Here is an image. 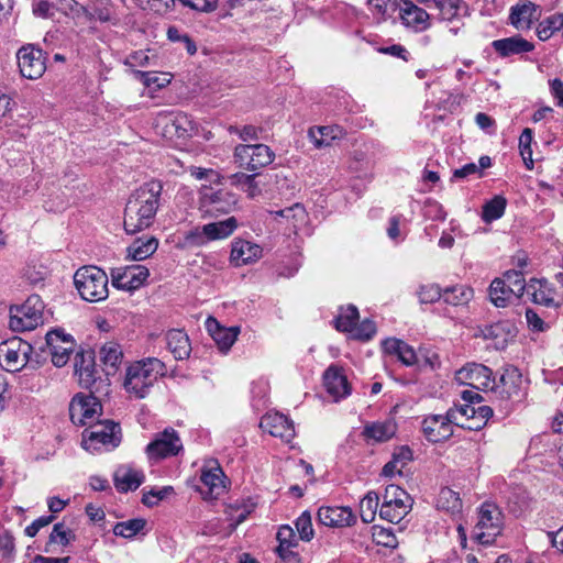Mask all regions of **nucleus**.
Masks as SVG:
<instances>
[{
    "instance_id": "obj_1",
    "label": "nucleus",
    "mask_w": 563,
    "mask_h": 563,
    "mask_svg": "<svg viewBox=\"0 0 563 563\" xmlns=\"http://www.w3.org/2000/svg\"><path fill=\"white\" fill-rule=\"evenodd\" d=\"M163 186L151 180L137 188L129 198L124 209V230L135 234L150 228L156 217Z\"/></svg>"
},
{
    "instance_id": "obj_2",
    "label": "nucleus",
    "mask_w": 563,
    "mask_h": 563,
    "mask_svg": "<svg viewBox=\"0 0 563 563\" xmlns=\"http://www.w3.org/2000/svg\"><path fill=\"white\" fill-rule=\"evenodd\" d=\"M164 374V363L156 357H148L128 367L123 386L130 396L142 399L148 395L151 387Z\"/></svg>"
},
{
    "instance_id": "obj_3",
    "label": "nucleus",
    "mask_w": 563,
    "mask_h": 563,
    "mask_svg": "<svg viewBox=\"0 0 563 563\" xmlns=\"http://www.w3.org/2000/svg\"><path fill=\"white\" fill-rule=\"evenodd\" d=\"M122 440L120 424L112 420L96 421L82 431L81 446L90 453L110 451Z\"/></svg>"
},
{
    "instance_id": "obj_4",
    "label": "nucleus",
    "mask_w": 563,
    "mask_h": 563,
    "mask_svg": "<svg viewBox=\"0 0 563 563\" xmlns=\"http://www.w3.org/2000/svg\"><path fill=\"white\" fill-rule=\"evenodd\" d=\"M74 284L80 297L86 301L99 302L108 298V275L95 265L78 268L74 275Z\"/></svg>"
},
{
    "instance_id": "obj_5",
    "label": "nucleus",
    "mask_w": 563,
    "mask_h": 563,
    "mask_svg": "<svg viewBox=\"0 0 563 563\" xmlns=\"http://www.w3.org/2000/svg\"><path fill=\"white\" fill-rule=\"evenodd\" d=\"M504 528L501 510L492 503H484L478 511V521L474 527L473 538L481 544H493Z\"/></svg>"
},
{
    "instance_id": "obj_6",
    "label": "nucleus",
    "mask_w": 563,
    "mask_h": 563,
    "mask_svg": "<svg viewBox=\"0 0 563 563\" xmlns=\"http://www.w3.org/2000/svg\"><path fill=\"white\" fill-rule=\"evenodd\" d=\"M412 498L398 485H387L379 507V517L388 522H400L411 510Z\"/></svg>"
},
{
    "instance_id": "obj_7",
    "label": "nucleus",
    "mask_w": 563,
    "mask_h": 563,
    "mask_svg": "<svg viewBox=\"0 0 563 563\" xmlns=\"http://www.w3.org/2000/svg\"><path fill=\"white\" fill-rule=\"evenodd\" d=\"M236 202L235 195L225 189H216L211 186H202L200 189L199 210L205 218L228 214Z\"/></svg>"
},
{
    "instance_id": "obj_8",
    "label": "nucleus",
    "mask_w": 563,
    "mask_h": 563,
    "mask_svg": "<svg viewBox=\"0 0 563 563\" xmlns=\"http://www.w3.org/2000/svg\"><path fill=\"white\" fill-rule=\"evenodd\" d=\"M43 310L40 296L32 295L23 305L10 309L9 325L13 331H31L43 322Z\"/></svg>"
},
{
    "instance_id": "obj_9",
    "label": "nucleus",
    "mask_w": 563,
    "mask_h": 563,
    "mask_svg": "<svg viewBox=\"0 0 563 563\" xmlns=\"http://www.w3.org/2000/svg\"><path fill=\"white\" fill-rule=\"evenodd\" d=\"M75 373L82 388L89 389L92 394L109 395L110 380L106 376H98L91 353H77L75 356Z\"/></svg>"
},
{
    "instance_id": "obj_10",
    "label": "nucleus",
    "mask_w": 563,
    "mask_h": 563,
    "mask_svg": "<svg viewBox=\"0 0 563 563\" xmlns=\"http://www.w3.org/2000/svg\"><path fill=\"white\" fill-rule=\"evenodd\" d=\"M238 228L234 217L197 227L186 233L185 240L191 246H202L208 242L229 238Z\"/></svg>"
},
{
    "instance_id": "obj_11",
    "label": "nucleus",
    "mask_w": 563,
    "mask_h": 563,
    "mask_svg": "<svg viewBox=\"0 0 563 563\" xmlns=\"http://www.w3.org/2000/svg\"><path fill=\"white\" fill-rule=\"evenodd\" d=\"M100 394L88 395L79 393L75 395L69 404V417L74 424L86 426L91 424L101 415L102 406L100 402Z\"/></svg>"
},
{
    "instance_id": "obj_12",
    "label": "nucleus",
    "mask_w": 563,
    "mask_h": 563,
    "mask_svg": "<svg viewBox=\"0 0 563 563\" xmlns=\"http://www.w3.org/2000/svg\"><path fill=\"white\" fill-rule=\"evenodd\" d=\"M233 157L239 167L256 172L269 165L275 158V153L269 146L261 143L239 144L234 148Z\"/></svg>"
},
{
    "instance_id": "obj_13",
    "label": "nucleus",
    "mask_w": 563,
    "mask_h": 563,
    "mask_svg": "<svg viewBox=\"0 0 563 563\" xmlns=\"http://www.w3.org/2000/svg\"><path fill=\"white\" fill-rule=\"evenodd\" d=\"M32 352L30 343L12 338L0 344V364L8 372H19L26 366Z\"/></svg>"
},
{
    "instance_id": "obj_14",
    "label": "nucleus",
    "mask_w": 563,
    "mask_h": 563,
    "mask_svg": "<svg viewBox=\"0 0 563 563\" xmlns=\"http://www.w3.org/2000/svg\"><path fill=\"white\" fill-rule=\"evenodd\" d=\"M453 424L460 426L456 410H448L445 415H430L421 421L424 438L432 443L450 439L453 434Z\"/></svg>"
},
{
    "instance_id": "obj_15",
    "label": "nucleus",
    "mask_w": 563,
    "mask_h": 563,
    "mask_svg": "<svg viewBox=\"0 0 563 563\" xmlns=\"http://www.w3.org/2000/svg\"><path fill=\"white\" fill-rule=\"evenodd\" d=\"M183 450V442L179 434L173 428H166L155 434L154 439L146 445L145 453L152 461H158L176 456Z\"/></svg>"
},
{
    "instance_id": "obj_16",
    "label": "nucleus",
    "mask_w": 563,
    "mask_h": 563,
    "mask_svg": "<svg viewBox=\"0 0 563 563\" xmlns=\"http://www.w3.org/2000/svg\"><path fill=\"white\" fill-rule=\"evenodd\" d=\"M16 60L22 77L35 80L46 70L45 53L33 44H27L16 52Z\"/></svg>"
},
{
    "instance_id": "obj_17",
    "label": "nucleus",
    "mask_w": 563,
    "mask_h": 563,
    "mask_svg": "<svg viewBox=\"0 0 563 563\" xmlns=\"http://www.w3.org/2000/svg\"><path fill=\"white\" fill-rule=\"evenodd\" d=\"M148 276L150 272L143 265L119 267L111 271L112 286L125 291L139 289L144 285Z\"/></svg>"
},
{
    "instance_id": "obj_18",
    "label": "nucleus",
    "mask_w": 563,
    "mask_h": 563,
    "mask_svg": "<svg viewBox=\"0 0 563 563\" xmlns=\"http://www.w3.org/2000/svg\"><path fill=\"white\" fill-rule=\"evenodd\" d=\"M45 339L52 363L57 367L66 365L75 346L73 338L60 330H52L47 332Z\"/></svg>"
},
{
    "instance_id": "obj_19",
    "label": "nucleus",
    "mask_w": 563,
    "mask_h": 563,
    "mask_svg": "<svg viewBox=\"0 0 563 563\" xmlns=\"http://www.w3.org/2000/svg\"><path fill=\"white\" fill-rule=\"evenodd\" d=\"M317 515L319 522L330 528L351 527L356 522V516L350 507L322 506Z\"/></svg>"
},
{
    "instance_id": "obj_20",
    "label": "nucleus",
    "mask_w": 563,
    "mask_h": 563,
    "mask_svg": "<svg viewBox=\"0 0 563 563\" xmlns=\"http://www.w3.org/2000/svg\"><path fill=\"white\" fill-rule=\"evenodd\" d=\"M261 428L275 438L290 442L295 437L294 422L280 412H268L261 419Z\"/></svg>"
},
{
    "instance_id": "obj_21",
    "label": "nucleus",
    "mask_w": 563,
    "mask_h": 563,
    "mask_svg": "<svg viewBox=\"0 0 563 563\" xmlns=\"http://www.w3.org/2000/svg\"><path fill=\"white\" fill-rule=\"evenodd\" d=\"M399 16L402 24L415 32H423L431 25L429 13L409 0H402Z\"/></svg>"
},
{
    "instance_id": "obj_22",
    "label": "nucleus",
    "mask_w": 563,
    "mask_h": 563,
    "mask_svg": "<svg viewBox=\"0 0 563 563\" xmlns=\"http://www.w3.org/2000/svg\"><path fill=\"white\" fill-rule=\"evenodd\" d=\"M522 375L515 366H508L500 375L499 382L493 389L501 399H519L521 393Z\"/></svg>"
},
{
    "instance_id": "obj_23",
    "label": "nucleus",
    "mask_w": 563,
    "mask_h": 563,
    "mask_svg": "<svg viewBox=\"0 0 563 563\" xmlns=\"http://www.w3.org/2000/svg\"><path fill=\"white\" fill-rule=\"evenodd\" d=\"M460 378L468 379V384L477 389L493 390L496 387V380L493 371L483 364H468L459 372Z\"/></svg>"
},
{
    "instance_id": "obj_24",
    "label": "nucleus",
    "mask_w": 563,
    "mask_h": 563,
    "mask_svg": "<svg viewBox=\"0 0 563 563\" xmlns=\"http://www.w3.org/2000/svg\"><path fill=\"white\" fill-rule=\"evenodd\" d=\"M278 540V547L276 552L284 563H300V559L294 549L298 545L294 529L288 526H282L276 536Z\"/></svg>"
},
{
    "instance_id": "obj_25",
    "label": "nucleus",
    "mask_w": 563,
    "mask_h": 563,
    "mask_svg": "<svg viewBox=\"0 0 563 563\" xmlns=\"http://www.w3.org/2000/svg\"><path fill=\"white\" fill-rule=\"evenodd\" d=\"M323 385L325 390L335 401L345 398L351 394V387L342 371L334 365L328 367L323 374Z\"/></svg>"
},
{
    "instance_id": "obj_26",
    "label": "nucleus",
    "mask_w": 563,
    "mask_h": 563,
    "mask_svg": "<svg viewBox=\"0 0 563 563\" xmlns=\"http://www.w3.org/2000/svg\"><path fill=\"white\" fill-rule=\"evenodd\" d=\"M492 47L503 58L530 53L534 49L533 43L520 35L495 40L492 42Z\"/></svg>"
},
{
    "instance_id": "obj_27",
    "label": "nucleus",
    "mask_w": 563,
    "mask_h": 563,
    "mask_svg": "<svg viewBox=\"0 0 563 563\" xmlns=\"http://www.w3.org/2000/svg\"><path fill=\"white\" fill-rule=\"evenodd\" d=\"M262 247L251 241L238 239L232 243L230 260L235 266L251 264L262 257Z\"/></svg>"
},
{
    "instance_id": "obj_28",
    "label": "nucleus",
    "mask_w": 563,
    "mask_h": 563,
    "mask_svg": "<svg viewBox=\"0 0 563 563\" xmlns=\"http://www.w3.org/2000/svg\"><path fill=\"white\" fill-rule=\"evenodd\" d=\"M143 471L132 466H121L114 474V486L121 493L137 489L144 482Z\"/></svg>"
},
{
    "instance_id": "obj_29",
    "label": "nucleus",
    "mask_w": 563,
    "mask_h": 563,
    "mask_svg": "<svg viewBox=\"0 0 563 563\" xmlns=\"http://www.w3.org/2000/svg\"><path fill=\"white\" fill-rule=\"evenodd\" d=\"M527 296L531 301L544 307L555 306V291L551 285L543 279L532 278L527 284Z\"/></svg>"
},
{
    "instance_id": "obj_30",
    "label": "nucleus",
    "mask_w": 563,
    "mask_h": 563,
    "mask_svg": "<svg viewBox=\"0 0 563 563\" xmlns=\"http://www.w3.org/2000/svg\"><path fill=\"white\" fill-rule=\"evenodd\" d=\"M208 331L221 352H228L236 341L240 329L238 327L223 328L216 319H208Z\"/></svg>"
},
{
    "instance_id": "obj_31",
    "label": "nucleus",
    "mask_w": 563,
    "mask_h": 563,
    "mask_svg": "<svg viewBox=\"0 0 563 563\" xmlns=\"http://www.w3.org/2000/svg\"><path fill=\"white\" fill-rule=\"evenodd\" d=\"M99 355L103 365V372L109 378L110 375H114L117 373L122 362V349L117 342H107L101 346Z\"/></svg>"
},
{
    "instance_id": "obj_32",
    "label": "nucleus",
    "mask_w": 563,
    "mask_h": 563,
    "mask_svg": "<svg viewBox=\"0 0 563 563\" xmlns=\"http://www.w3.org/2000/svg\"><path fill=\"white\" fill-rule=\"evenodd\" d=\"M536 11L537 5L534 3L521 0L510 9L509 20L511 25L517 30H529Z\"/></svg>"
},
{
    "instance_id": "obj_33",
    "label": "nucleus",
    "mask_w": 563,
    "mask_h": 563,
    "mask_svg": "<svg viewBox=\"0 0 563 563\" xmlns=\"http://www.w3.org/2000/svg\"><path fill=\"white\" fill-rule=\"evenodd\" d=\"M345 131L340 125H324L309 129V137L316 147L330 146L334 140H341Z\"/></svg>"
},
{
    "instance_id": "obj_34",
    "label": "nucleus",
    "mask_w": 563,
    "mask_h": 563,
    "mask_svg": "<svg viewBox=\"0 0 563 563\" xmlns=\"http://www.w3.org/2000/svg\"><path fill=\"white\" fill-rule=\"evenodd\" d=\"M167 347L176 360H185L189 356L191 346L188 335L178 329L169 330L166 335Z\"/></svg>"
},
{
    "instance_id": "obj_35",
    "label": "nucleus",
    "mask_w": 563,
    "mask_h": 563,
    "mask_svg": "<svg viewBox=\"0 0 563 563\" xmlns=\"http://www.w3.org/2000/svg\"><path fill=\"white\" fill-rule=\"evenodd\" d=\"M384 351L389 355H395L406 366L413 365L417 362L415 350L406 342L390 338L383 342Z\"/></svg>"
},
{
    "instance_id": "obj_36",
    "label": "nucleus",
    "mask_w": 563,
    "mask_h": 563,
    "mask_svg": "<svg viewBox=\"0 0 563 563\" xmlns=\"http://www.w3.org/2000/svg\"><path fill=\"white\" fill-rule=\"evenodd\" d=\"M194 130V122L186 113L174 114L165 125V134L169 137L186 139Z\"/></svg>"
},
{
    "instance_id": "obj_37",
    "label": "nucleus",
    "mask_w": 563,
    "mask_h": 563,
    "mask_svg": "<svg viewBox=\"0 0 563 563\" xmlns=\"http://www.w3.org/2000/svg\"><path fill=\"white\" fill-rule=\"evenodd\" d=\"M474 297L473 288L466 285H454L443 289L442 299L444 303L453 307L466 306Z\"/></svg>"
},
{
    "instance_id": "obj_38",
    "label": "nucleus",
    "mask_w": 563,
    "mask_h": 563,
    "mask_svg": "<svg viewBox=\"0 0 563 563\" xmlns=\"http://www.w3.org/2000/svg\"><path fill=\"white\" fill-rule=\"evenodd\" d=\"M489 299L492 303L498 308L507 307L512 299L520 298L514 292V289L510 288L504 282H500L499 278H495L488 289Z\"/></svg>"
},
{
    "instance_id": "obj_39",
    "label": "nucleus",
    "mask_w": 563,
    "mask_h": 563,
    "mask_svg": "<svg viewBox=\"0 0 563 563\" xmlns=\"http://www.w3.org/2000/svg\"><path fill=\"white\" fill-rule=\"evenodd\" d=\"M157 247L158 241L155 238L151 236L146 240L139 238L128 247V257L133 261L146 260L156 252Z\"/></svg>"
},
{
    "instance_id": "obj_40",
    "label": "nucleus",
    "mask_w": 563,
    "mask_h": 563,
    "mask_svg": "<svg viewBox=\"0 0 563 563\" xmlns=\"http://www.w3.org/2000/svg\"><path fill=\"white\" fill-rule=\"evenodd\" d=\"M396 423L391 420L378 421L367 424L364 428V435L377 442H385L396 433Z\"/></svg>"
},
{
    "instance_id": "obj_41",
    "label": "nucleus",
    "mask_w": 563,
    "mask_h": 563,
    "mask_svg": "<svg viewBox=\"0 0 563 563\" xmlns=\"http://www.w3.org/2000/svg\"><path fill=\"white\" fill-rule=\"evenodd\" d=\"M427 9H435L441 20L451 21L459 13L460 0H417Z\"/></svg>"
},
{
    "instance_id": "obj_42",
    "label": "nucleus",
    "mask_w": 563,
    "mask_h": 563,
    "mask_svg": "<svg viewBox=\"0 0 563 563\" xmlns=\"http://www.w3.org/2000/svg\"><path fill=\"white\" fill-rule=\"evenodd\" d=\"M224 474L222 468L214 463L209 467H203L201 471L200 479L205 486H207L211 494H219V490L224 488L223 485Z\"/></svg>"
},
{
    "instance_id": "obj_43",
    "label": "nucleus",
    "mask_w": 563,
    "mask_h": 563,
    "mask_svg": "<svg viewBox=\"0 0 563 563\" xmlns=\"http://www.w3.org/2000/svg\"><path fill=\"white\" fill-rule=\"evenodd\" d=\"M256 176V173L252 175H247L244 173H235L230 176V181L233 186L244 191L249 198L253 199L261 195L260 186L255 180Z\"/></svg>"
},
{
    "instance_id": "obj_44",
    "label": "nucleus",
    "mask_w": 563,
    "mask_h": 563,
    "mask_svg": "<svg viewBox=\"0 0 563 563\" xmlns=\"http://www.w3.org/2000/svg\"><path fill=\"white\" fill-rule=\"evenodd\" d=\"M360 314L355 306L350 305L346 308H341L338 317L333 320L334 327L341 332H352Z\"/></svg>"
},
{
    "instance_id": "obj_45",
    "label": "nucleus",
    "mask_w": 563,
    "mask_h": 563,
    "mask_svg": "<svg viewBox=\"0 0 563 563\" xmlns=\"http://www.w3.org/2000/svg\"><path fill=\"white\" fill-rule=\"evenodd\" d=\"M507 200L503 196H495L483 206L482 219L486 223H492L500 219L506 210Z\"/></svg>"
},
{
    "instance_id": "obj_46",
    "label": "nucleus",
    "mask_w": 563,
    "mask_h": 563,
    "mask_svg": "<svg viewBox=\"0 0 563 563\" xmlns=\"http://www.w3.org/2000/svg\"><path fill=\"white\" fill-rule=\"evenodd\" d=\"M145 525L146 520L143 518H133L126 521H120L114 525L113 533L117 537L132 539L144 529Z\"/></svg>"
},
{
    "instance_id": "obj_47",
    "label": "nucleus",
    "mask_w": 563,
    "mask_h": 563,
    "mask_svg": "<svg viewBox=\"0 0 563 563\" xmlns=\"http://www.w3.org/2000/svg\"><path fill=\"white\" fill-rule=\"evenodd\" d=\"M563 27V13H555L539 23L537 35L541 41L549 40L555 32Z\"/></svg>"
},
{
    "instance_id": "obj_48",
    "label": "nucleus",
    "mask_w": 563,
    "mask_h": 563,
    "mask_svg": "<svg viewBox=\"0 0 563 563\" xmlns=\"http://www.w3.org/2000/svg\"><path fill=\"white\" fill-rule=\"evenodd\" d=\"M379 506V496L376 492H368L360 503V516L363 522L371 523L375 519Z\"/></svg>"
},
{
    "instance_id": "obj_49",
    "label": "nucleus",
    "mask_w": 563,
    "mask_h": 563,
    "mask_svg": "<svg viewBox=\"0 0 563 563\" xmlns=\"http://www.w3.org/2000/svg\"><path fill=\"white\" fill-rule=\"evenodd\" d=\"M437 507L449 512H457L462 508V500L457 493L449 487H444L439 493Z\"/></svg>"
},
{
    "instance_id": "obj_50",
    "label": "nucleus",
    "mask_w": 563,
    "mask_h": 563,
    "mask_svg": "<svg viewBox=\"0 0 563 563\" xmlns=\"http://www.w3.org/2000/svg\"><path fill=\"white\" fill-rule=\"evenodd\" d=\"M533 142V131L530 128L523 129L522 133L519 136V153L522 157L525 166L527 169L531 170L533 168V158H532V148L531 144Z\"/></svg>"
},
{
    "instance_id": "obj_51",
    "label": "nucleus",
    "mask_w": 563,
    "mask_h": 563,
    "mask_svg": "<svg viewBox=\"0 0 563 563\" xmlns=\"http://www.w3.org/2000/svg\"><path fill=\"white\" fill-rule=\"evenodd\" d=\"M74 538V534L70 529L66 528L64 523L58 522L55 523L53 530L49 534V541L45 545V552H51L49 547L53 543L60 544L63 547L69 544L70 540Z\"/></svg>"
},
{
    "instance_id": "obj_52",
    "label": "nucleus",
    "mask_w": 563,
    "mask_h": 563,
    "mask_svg": "<svg viewBox=\"0 0 563 563\" xmlns=\"http://www.w3.org/2000/svg\"><path fill=\"white\" fill-rule=\"evenodd\" d=\"M499 280L512 288L514 292L520 298L527 292V284L523 274L519 271H507Z\"/></svg>"
},
{
    "instance_id": "obj_53",
    "label": "nucleus",
    "mask_w": 563,
    "mask_h": 563,
    "mask_svg": "<svg viewBox=\"0 0 563 563\" xmlns=\"http://www.w3.org/2000/svg\"><path fill=\"white\" fill-rule=\"evenodd\" d=\"M272 214H274L276 218H285L288 221L292 222V225L296 228L298 223H301L306 220V210L302 205L295 203L291 207L272 211Z\"/></svg>"
},
{
    "instance_id": "obj_54",
    "label": "nucleus",
    "mask_w": 563,
    "mask_h": 563,
    "mask_svg": "<svg viewBox=\"0 0 563 563\" xmlns=\"http://www.w3.org/2000/svg\"><path fill=\"white\" fill-rule=\"evenodd\" d=\"M373 529V539L377 545L389 549H396L398 547L397 537L391 529L377 526Z\"/></svg>"
},
{
    "instance_id": "obj_55",
    "label": "nucleus",
    "mask_w": 563,
    "mask_h": 563,
    "mask_svg": "<svg viewBox=\"0 0 563 563\" xmlns=\"http://www.w3.org/2000/svg\"><path fill=\"white\" fill-rule=\"evenodd\" d=\"M417 295L421 303H433L442 299L443 289L438 284L422 285Z\"/></svg>"
},
{
    "instance_id": "obj_56",
    "label": "nucleus",
    "mask_w": 563,
    "mask_h": 563,
    "mask_svg": "<svg viewBox=\"0 0 563 563\" xmlns=\"http://www.w3.org/2000/svg\"><path fill=\"white\" fill-rule=\"evenodd\" d=\"M296 529L299 538L303 541H310L313 538V528L311 522V515L309 511H303L295 521Z\"/></svg>"
},
{
    "instance_id": "obj_57",
    "label": "nucleus",
    "mask_w": 563,
    "mask_h": 563,
    "mask_svg": "<svg viewBox=\"0 0 563 563\" xmlns=\"http://www.w3.org/2000/svg\"><path fill=\"white\" fill-rule=\"evenodd\" d=\"M494 411L489 406L481 405L475 409L474 420H478V423H467L464 424L460 422V426L466 428L468 430H481L487 423V421L493 417Z\"/></svg>"
},
{
    "instance_id": "obj_58",
    "label": "nucleus",
    "mask_w": 563,
    "mask_h": 563,
    "mask_svg": "<svg viewBox=\"0 0 563 563\" xmlns=\"http://www.w3.org/2000/svg\"><path fill=\"white\" fill-rule=\"evenodd\" d=\"M173 492L172 486H165L161 489H151L143 494L142 503L147 507H153L164 499L169 493Z\"/></svg>"
},
{
    "instance_id": "obj_59",
    "label": "nucleus",
    "mask_w": 563,
    "mask_h": 563,
    "mask_svg": "<svg viewBox=\"0 0 563 563\" xmlns=\"http://www.w3.org/2000/svg\"><path fill=\"white\" fill-rule=\"evenodd\" d=\"M353 331L356 339L367 341L376 333V324L374 321L365 319L358 325H355Z\"/></svg>"
},
{
    "instance_id": "obj_60",
    "label": "nucleus",
    "mask_w": 563,
    "mask_h": 563,
    "mask_svg": "<svg viewBox=\"0 0 563 563\" xmlns=\"http://www.w3.org/2000/svg\"><path fill=\"white\" fill-rule=\"evenodd\" d=\"M183 5L192 10L211 12L217 9L218 0H178Z\"/></svg>"
},
{
    "instance_id": "obj_61",
    "label": "nucleus",
    "mask_w": 563,
    "mask_h": 563,
    "mask_svg": "<svg viewBox=\"0 0 563 563\" xmlns=\"http://www.w3.org/2000/svg\"><path fill=\"white\" fill-rule=\"evenodd\" d=\"M56 4L47 0H36L33 2V13L40 18H53Z\"/></svg>"
},
{
    "instance_id": "obj_62",
    "label": "nucleus",
    "mask_w": 563,
    "mask_h": 563,
    "mask_svg": "<svg viewBox=\"0 0 563 563\" xmlns=\"http://www.w3.org/2000/svg\"><path fill=\"white\" fill-rule=\"evenodd\" d=\"M526 320L529 329L532 331L543 332L548 328V324L530 308L526 310Z\"/></svg>"
},
{
    "instance_id": "obj_63",
    "label": "nucleus",
    "mask_w": 563,
    "mask_h": 563,
    "mask_svg": "<svg viewBox=\"0 0 563 563\" xmlns=\"http://www.w3.org/2000/svg\"><path fill=\"white\" fill-rule=\"evenodd\" d=\"M54 519V516L53 515H49V516H42L37 519H35L31 525H29L24 532L27 537L30 538H33L37 534V532L48 526Z\"/></svg>"
},
{
    "instance_id": "obj_64",
    "label": "nucleus",
    "mask_w": 563,
    "mask_h": 563,
    "mask_svg": "<svg viewBox=\"0 0 563 563\" xmlns=\"http://www.w3.org/2000/svg\"><path fill=\"white\" fill-rule=\"evenodd\" d=\"M550 90L552 96L556 99V104L563 108V81L559 78L550 80Z\"/></svg>"
}]
</instances>
